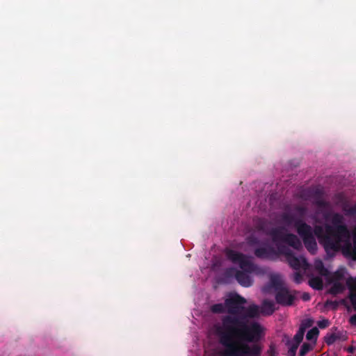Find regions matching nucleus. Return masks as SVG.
<instances>
[{
	"mask_svg": "<svg viewBox=\"0 0 356 356\" xmlns=\"http://www.w3.org/2000/svg\"><path fill=\"white\" fill-rule=\"evenodd\" d=\"M225 254L227 259L235 265H238L241 270L236 271L234 276L238 282L243 286L249 287L252 284V275H262L266 273L264 268L254 263V258L236 250L226 248Z\"/></svg>",
	"mask_w": 356,
	"mask_h": 356,
	"instance_id": "4",
	"label": "nucleus"
},
{
	"mask_svg": "<svg viewBox=\"0 0 356 356\" xmlns=\"http://www.w3.org/2000/svg\"><path fill=\"white\" fill-rule=\"evenodd\" d=\"M257 307L259 308V314L261 313L264 315H271L275 310V304L273 300H264L261 308L259 306ZM259 315L254 318L259 316Z\"/></svg>",
	"mask_w": 356,
	"mask_h": 356,
	"instance_id": "6",
	"label": "nucleus"
},
{
	"mask_svg": "<svg viewBox=\"0 0 356 356\" xmlns=\"http://www.w3.org/2000/svg\"><path fill=\"white\" fill-rule=\"evenodd\" d=\"M318 333H319V332H318V328L314 327L307 332V333L306 334V338L307 340L311 341L313 343H315V341L317 339V337L318 335Z\"/></svg>",
	"mask_w": 356,
	"mask_h": 356,
	"instance_id": "7",
	"label": "nucleus"
},
{
	"mask_svg": "<svg viewBox=\"0 0 356 356\" xmlns=\"http://www.w3.org/2000/svg\"><path fill=\"white\" fill-rule=\"evenodd\" d=\"M246 300L237 293H229L224 303L213 305V313H227L223 316L221 325L216 327L219 342L224 348V356H259L261 347L241 342H257L265 334V328L257 321L249 318L259 314L257 305L245 307Z\"/></svg>",
	"mask_w": 356,
	"mask_h": 356,
	"instance_id": "3",
	"label": "nucleus"
},
{
	"mask_svg": "<svg viewBox=\"0 0 356 356\" xmlns=\"http://www.w3.org/2000/svg\"><path fill=\"white\" fill-rule=\"evenodd\" d=\"M349 321L351 325H356V314L351 316Z\"/></svg>",
	"mask_w": 356,
	"mask_h": 356,
	"instance_id": "15",
	"label": "nucleus"
},
{
	"mask_svg": "<svg viewBox=\"0 0 356 356\" xmlns=\"http://www.w3.org/2000/svg\"><path fill=\"white\" fill-rule=\"evenodd\" d=\"M293 281L296 284H300L302 282V276L299 272H295L293 275Z\"/></svg>",
	"mask_w": 356,
	"mask_h": 356,
	"instance_id": "12",
	"label": "nucleus"
},
{
	"mask_svg": "<svg viewBox=\"0 0 356 356\" xmlns=\"http://www.w3.org/2000/svg\"><path fill=\"white\" fill-rule=\"evenodd\" d=\"M228 273L230 274V275H232L233 274V269H229Z\"/></svg>",
	"mask_w": 356,
	"mask_h": 356,
	"instance_id": "17",
	"label": "nucleus"
},
{
	"mask_svg": "<svg viewBox=\"0 0 356 356\" xmlns=\"http://www.w3.org/2000/svg\"><path fill=\"white\" fill-rule=\"evenodd\" d=\"M317 324L320 328L323 329L329 325L330 322L327 319H322L319 321Z\"/></svg>",
	"mask_w": 356,
	"mask_h": 356,
	"instance_id": "13",
	"label": "nucleus"
},
{
	"mask_svg": "<svg viewBox=\"0 0 356 356\" xmlns=\"http://www.w3.org/2000/svg\"><path fill=\"white\" fill-rule=\"evenodd\" d=\"M335 340V337L334 336H330L326 337L325 341L327 344L332 343Z\"/></svg>",
	"mask_w": 356,
	"mask_h": 356,
	"instance_id": "14",
	"label": "nucleus"
},
{
	"mask_svg": "<svg viewBox=\"0 0 356 356\" xmlns=\"http://www.w3.org/2000/svg\"><path fill=\"white\" fill-rule=\"evenodd\" d=\"M355 211L353 209V210H351V211H349V212H348V213H355Z\"/></svg>",
	"mask_w": 356,
	"mask_h": 356,
	"instance_id": "18",
	"label": "nucleus"
},
{
	"mask_svg": "<svg viewBox=\"0 0 356 356\" xmlns=\"http://www.w3.org/2000/svg\"><path fill=\"white\" fill-rule=\"evenodd\" d=\"M312 348L313 346L311 344L304 343L300 350V356H305Z\"/></svg>",
	"mask_w": 356,
	"mask_h": 356,
	"instance_id": "9",
	"label": "nucleus"
},
{
	"mask_svg": "<svg viewBox=\"0 0 356 356\" xmlns=\"http://www.w3.org/2000/svg\"><path fill=\"white\" fill-rule=\"evenodd\" d=\"M305 333V332H304L303 328H299L298 331L295 334V336H294L293 340L291 341V342L297 343V344L299 345L300 343V342L303 339V337H304Z\"/></svg>",
	"mask_w": 356,
	"mask_h": 356,
	"instance_id": "8",
	"label": "nucleus"
},
{
	"mask_svg": "<svg viewBox=\"0 0 356 356\" xmlns=\"http://www.w3.org/2000/svg\"><path fill=\"white\" fill-rule=\"evenodd\" d=\"M302 299L304 300V301H308L310 300V296L309 293H304L302 295Z\"/></svg>",
	"mask_w": 356,
	"mask_h": 356,
	"instance_id": "16",
	"label": "nucleus"
},
{
	"mask_svg": "<svg viewBox=\"0 0 356 356\" xmlns=\"http://www.w3.org/2000/svg\"><path fill=\"white\" fill-rule=\"evenodd\" d=\"M262 291L265 293H274L277 303L289 306L294 301V295L286 287L282 277L278 273H272L269 277L268 283L265 285Z\"/></svg>",
	"mask_w": 356,
	"mask_h": 356,
	"instance_id": "5",
	"label": "nucleus"
},
{
	"mask_svg": "<svg viewBox=\"0 0 356 356\" xmlns=\"http://www.w3.org/2000/svg\"><path fill=\"white\" fill-rule=\"evenodd\" d=\"M312 321L310 319L305 320L301 323L300 328H303L305 332L306 330L312 325Z\"/></svg>",
	"mask_w": 356,
	"mask_h": 356,
	"instance_id": "11",
	"label": "nucleus"
},
{
	"mask_svg": "<svg viewBox=\"0 0 356 356\" xmlns=\"http://www.w3.org/2000/svg\"><path fill=\"white\" fill-rule=\"evenodd\" d=\"M316 204L318 205L319 211L312 216V218L315 222H319L318 217L321 213L324 220L330 219L332 226L326 225L324 229L321 226L316 225L313 230L309 225L300 219L305 216L306 209L303 207H296L286 209L279 216L277 222L284 226L273 228V229L284 228L289 234L286 227L293 225L302 238L305 248L311 254H316L318 250L314 234L328 256L332 257L341 250L346 258L356 261V228L353 232L352 243L350 233L343 223V216L339 213H331L329 204L321 199L318 200ZM254 232L247 238L245 243L241 244V248H243V246L246 245L256 248V246L259 245V240L256 235L266 234L270 236V233L273 229H268L267 220L257 218L254 220Z\"/></svg>",
	"mask_w": 356,
	"mask_h": 356,
	"instance_id": "1",
	"label": "nucleus"
},
{
	"mask_svg": "<svg viewBox=\"0 0 356 356\" xmlns=\"http://www.w3.org/2000/svg\"><path fill=\"white\" fill-rule=\"evenodd\" d=\"M270 235L276 248L267 243L259 244L254 249V254L257 257L275 260L279 255H284L292 268L302 270L303 274L309 277V284L314 289H321L325 281L332 284L330 293L338 294L347 286L350 291V300L356 309V277H350L343 267L338 268L334 273L331 274L319 259H315L314 265L311 266L303 255L298 254L290 249L292 248L295 250H300L302 248V242L296 235L287 234L284 228L273 229Z\"/></svg>",
	"mask_w": 356,
	"mask_h": 356,
	"instance_id": "2",
	"label": "nucleus"
},
{
	"mask_svg": "<svg viewBox=\"0 0 356 356\" xmlns=\"http://www.w3.org/2000/svg\"><path fill=\"white\" fill-rule=\"evenodd\" d=\"M298 344L293 343L291 341L289 343V348L288 351L289 356H296V350L298 349Z\"/></svg>",
	"mask_w": 356,
	"mask_h": 356,
	"instance_id": "10",
	"label": "nucleus"
}]
</instances>
